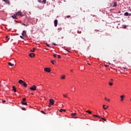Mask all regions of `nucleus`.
<instances>
[{
  "instance_id": "28",
  "label": "nucleus",
  "mask_w": 131,
  "mask_h": 131,
  "mask_svg": "<svg viewBox=\"0 0 131 131\" xmlns=\"http://www.w3.org/2000/svg\"><path fill=\"white\" fill-rule=\"evenodd\" d=\"M101 119H102V120H104V121H106V119L104 118H101Z\"/></svg>"
},
{
  "instance_id": "41",
  "label": "nucleus",
  "mask_w": 131,
  "mask_h": 131,
  "mask_svg": "<svg viewBox=\"0 0 131 131\" xmlns=\"http://www.w3.org/2000/svg\"><path fill=\"white\" fill-rule=\"evenodd\" d=\"M22 110L25 111V110H25V107H23V108H22Z\"/></svg>"
},
{
  "instance_id": "53",
  "label": "nucleus",
  "mask_w": 131,
  "mask_h": 131,
  "mask_svg": "<svg viewBox=\"0 0 131 131\" xmlns=\"http://www.w3.org/2000/svg\"><path fill=\"white\" fill-rule=\"evenodd\" d=\"M74 91H75V88H74Z\"/></svg>"
},
{
  "instance_id": "39",
  "label": "nucleus",
  "mask_w": 131,
  "mask_h": 131,
  "mask_svg": "<svg viewBox=\"0 0 131 131\" xmlns=\"http://www.w3.org/2000/svg\"><path fill=\"white\" fill-rule=\"evenodd\" d=\"M63 97H64V98H68L67 96H66V95H63Z\"/></svg>"
},
{
  "instance_id": "4",
  "label": "nucleus",
  "mask_w": 131,
  "mask_h": 131,
  "mask_svg": "<svg viewBox=\"0 0 131 131\" xmlns=\"http://www.w3.org/2000/svg\"><path fill=\"white\" fill-rule=\"evenodd\" d=\"M55 100L54 99H50L49 103L50 105H54Z\"/></svg>"
},
{
  "instance_id": "6",
  "label": "nucleus",
  "mask_w": 131,
  "mask_h": 131,
  "mask_svg": "<svg viewBox=\"0 0 131 131\" xmlns=\"http://www.w3.org/2000/svg\"><path fill=\"white\" fill-rule=\"evenodd\" d=\"M29 56H30V58H33V57H35V54L34 53H30L29 54Z\"/></svg>"
},
{
  "instance_id": "9",
  "label": "nucleus",
  "mask_w": 131,
  "mask_h": 131,
  "mask_svg": "<svg viewBox=\"0 0 131 131\" xmlns=\"http://www.w3.org/2000/svg\"><path fill=\"white\" fill-rule=\"evenodd\" d=\"M12 89H13V91H14L15 93L17 92V91L16 90V87L15 86H13Z\"/></svg>"
},
{
  "instance_id": "40",
  "label": "nucleus",
  "mask_w": 131,
  "mask_h": 131,
  "mask_svg": "<svg viewBox=\"0 0 131 131\" xmlns=\"http://www.w3.org/2000/svg\"><path fill=\"white\" fill-rule=\"evenodd\" d=\"M53 45L54 46H57V44H56L55 43H53Z\"/></svg>"
},
{
  "instance_id": "51",
  "label": "nucleus",
  "mask_w": 131,
  "mask_h": 131,
  "mask_svg": "<svg viewBox=\"0 0 131 131\" xmlns=\"http://www.w3.org/2000/svg\"><path fill=\"white\" fill-rule=\"evenodd\" d=\"M125 27H126V26H125V27H124V28H125Z\"/></svg>"
},
{
  "instance_id": "21",
  "label": "nucleus",
  "mask_w": 131,
  "mask_h": 131,
  "mask_svg": "<svg viewBox=\"0 0 131 131\" xmlns=\"http://www.w3.org/2000/svg\"><path fill=\"white\" fill-rule=\"evenodd\" d=\"M76 115H77L76 113H73L72 114V117H74Z\"/></svg>"
},
{
  "instance_id": "49",
  "label": "nucleus",
  "mask_w": 131,
  "mask_h": 131,
  "mask_svg": "<svg viewBox=\"0 0 131 131\" xmlns=\"http://www.w3.org/2000/svg\"><path fill=\"white\" fill-rule=\"evenodd\" d=\"M107 65H106V66H105V67H107Z\"/></svg>"
},
{
  "instance_id": "16",
  "label": "nucleus",
  "mask_w": 131,
  "mask_h": 131,
  "mask_svg": "<svg viewBox=\"0 0 131 131\" xmlns=\"http://www.w3.org/2000/svg\"><path fill=\"white\" fill-rule=\"evenodd\" d=\"M21 103L22 104V105H26V106H27V102H21Z\"/></svg>"
},
{
  "instance_id": "13",
  "label": "nucleus",
  "mask_w": 131,
  "mask_h": 131,
  "mask_svg": "<svg viewBox=\"0 0 131 131\" xmlns=\"http://www.w3.org/2000/svg\"><path fill=\"white\" fill-rule=\"evenodd\" d=\"M12 18H13V19H17V16H16V15L14 14L13 15H12Z\"/></svg>"
},
{
  "instance_id": "1",
  "label": "nucleus",
  "mask_w": 131,
  "mask_h": 131,
  "mask_svg": "<svg viewBox=\"0 0 131 131\" xmlns=\"http://www.w3.org/2000/svg\"><path fill=\"white\" fill-rule=\"evenodd\" d=\"M18 82L21 84L22 85H23V86H24L25 88H26L27 86V84H26V83L25 82H24L23 80H19L18 81Z\"/></svg>"
},
{
  "instance_id": "58",
  "label": "nucleus",
  "mask_w": 131,
  "mask_h": 131,
  "mask_svg": "<svg viewBox=\"0 0 131 131\" xmlns=\"http://www.w3.org/2000/svg\"><path fill=\"white\" fill-rule=\"evenodd\" d=\"M130 101H131V99H130Z\"/></svg>"
},
{
  "instance_id": "33",
  "label": "nucleus",
  "mask_w": 131,
  "mask_h": 131,
  "mask_svg": "<svg viewBox=\"0 0 131 131\" xmlns=\"http://www.w3.org/2000/svg\"><path fill=\"white\" fill-rule=\"evenodd\" d=\"M46 45L47 47H50V45L48 43H46Z\"/></svg>"
},
{
  "instance_id": "50",
  "label": "nucleus",
  "mask_w": 131,
  "mask_h": 131,
  "mask_svg": "<svg viewBox=\"0 0 131 131\" xmlns=\"http://www.w3.org/2000/svg\"><path fill=\"white\" fill-rule=\"evenodd\" d=\"M74 118H77V117H74Z\"/></svg>"
},
{
  "instance_id": "38",
  "label": "nucleus",
  "mask_w": 131,
  "mask_h": 131,
  "mask_svg": "<svg viewBox=\"0 0 131 131\" xmlns=\"http://www.w3.org/2000/svg\"><path fill=\"white\" fill-rule=\"evenodd\" d=\"M20 38H22V39H24V38H23V36H20Z\"/></svg>"
},
{
  "instance_id": "42",
  "label": "nucleus",
  "mask_w": 131,
  "mask_h": 131,
  "mask_svg": "<svg viewBox=\"0 0 131 131\" xmlns=\"http://www.w3.org/2000/svg\"><path fill=\"white\" fill-rule=\"evenodd\" d=\"M51 105H52V104H50L49 103V104L48 105V107H51Z\"/></svg>"
},
{
  "instance_id": "43",
  "label": "nucleus",
  "mask_w": 131,
  "mask_h": 131,
  "mask_svg": "<svg viewBox=\"0 0 131 131\" xmlns=\"http://www.w3.org/2000/svg\"><path fill=\"white\" fill-rule=\"evenodd\" d=\"M5 3H9V1H5Z\"/></svg>"
},
{
  "instance_id": "10",
  "label": "nucleus",
  "mask_w": 131,
  "mask_h": 131,
  "mask_svg": "<svg viewBox=\"0 0 131 131\" xmlns=\"http://www.w3.org/2000/svg\"><path fill=\"white\" fill-rule=\"evenodd\" d=\"M106 107V105H105V104H103V109L104 110H106L107 108H108V106H106V107Z\"/></svg>"
},
{
  "instance_id": "5",
  "label": "nucleus",
  "mask_w": 131,
  "mask_h": 131,
  "mask_svg": "<svg viewBox=\"0 0 131 131\" xmlns=\"http://www.w3.org/2000/svg\"><path fill=\"white\" fill-rule=\"evenodd\" d=\"M45 71H46V72L50 73L51 72V69H50L49 68H46L45 69Z\"/></svg>"
},
{
  "instance_id": "19",
  "label": "nucleus",
  "mask_w": 131,
  "mask_h": 131,
  "mask_svg": "<svg viewBox=\"0 0 131 131\" xmlns=\"http://www.w3.org/2000/svg\"><path fill=\"white\" fill-rule=\"evenodd\" d=\"M6 39L7 41H8V40H9V39H10V38H9V36H6Z\"/></svg>"
},
{
  "instance_id": "22",
  "label": "nucleus",
  "mask_w": 131,
  "mask_h": 131,
  "mask_svg": "<svg viewBox=\"0 0 131 131\" xmlns=\"http://www.w3.org/2000/svg\"><path fill=\"white\" fill-rule=\"evenodd\" d=\"M35 51V48H33V50H31V52H33V53H34V52Z\"/></svg>"
},
{
  "instance_id": "24",
  "label": "nucleus",
  "mask_w": 131,
  "mask_h": 131,
  "mask_svg": "<svg viewBox=\"0 0 131 131\" xmlns=\"http://www.w3.org/2000/svg\"><path fill=\"white\" fill-rule=\"evenodd\" d=\"M57 30H58V31H61V30H62V28H58Z\"/></svg>"
},
{
  "instance_id": "12",
  "label": "nucleus",
  "mask_w": 131,
  "mask_h": 131,
  "mask_svg": "<svg viewBox=\"0 0 131 131\" xmlns=\"http://www.w3.org/2000/svg\"><path fill=\"white\" fill-rule=\"evenodd\" d=\"M8 64L9 66H11V67H14V64L11 63V62H9Z\"/></svg>"
},
{
  "instance_id": "52",
  "label": "nucleus",
  "mask_w": 131,
  "mask_h": 131,
  "mask_svg": "<svg viewBox=\"0 0 131 131\" xmlns=\"http://www.w3.org/2000/svg\"><path fill=\"white\" fill-rule=\"evenodd\" d=\"M31 95H33V93H32Z\"/></svg>"
},
{
  "instance_id": "11",
  "label": "nucleus",
  "mask_w": 131,
  "mask_h": 131,
  "mask_svg": "<svg viewBox=\"0 0 131 131\" xmlns=\"http://www.w3.org/2000/svg\"><path fill=\"white\" fill-rule=\"evenodd\" d=\"M113 7L114 8L115 7H117V2H114Z\"/></svg>"
},
{
  "instance_id": "25",
  "label": "nucleus",
  "mask_w": 131,
  "mask_h": 131,
  "mask_svg": "<svg viewBox=\"0 0 131 131\" xmlns=\"http://www.w3.org/2000/svg\"><path fill=\"white\" fill-rule=\"evenodd\" d=\"M61 79H65V75H63L61 76Z\"/></svg>"
},
{
  "instance_id": "29",
  "label": "nucleus",
  "mask_w": 131,
  "mask_h": 131,
  "mask_svg": "<svg viewBox=\"0 0 131 131\" xmlns=\"http://www.w3.org/2000/svg\"><path fill=\"white\" fill-rule=\"evenodd\" d=\"M23 102H25V101H26V98H23Z\"/></svg>"
},
{
  "instance_id": "48",
  "label": "nucleus",
  "mask_w": 131,
  "mask_h": 131,
  "mask_svg": "<svg viewBox=\"0 0 131 131\" xmlns=\"http://www.w3.org/2000/svg\"><path fill=\"white\" fill-rule=\"evenodd\" d=\"M123 69H126V68H123Z\"/></svg>"
},
{
  "instance_id": "35",
  "label": "nucleus",
  "mask_w": 131,
  "mask_h": 131,
  "mask_svg": "<svg viewBox=\"0 0 131 131\" xmlns=\"http://www.w3.org/2000/svg\"><path fill=\"white\" fill-rule=\"evenodd\" d=\"M2 103H3V104H5V103H6V100H3V101H2Z\"/></svg>"
},
{
  "instance_id": "44",
  "label": "nucleus",
  "mask_w": 131,
  "mask_h": 131,
  "mask_svg": "<svg viewBox=\"0 0 131 131\" xmlns=\"http://www.w3.org/2000/svg\"><path fill=\"white\" fill-rule=\"evenodd\" d=\"M63 112H66V110H63Z\"/></svg>"
},
{
  "instance_id": "8",
  "label": "nucleus",
  "mask_w": 131,
  "mask_h": 131,
  "mask_svg": "<svg viewBox=\"0 0 131 131\" xmlns=\"http://www.w3.org/2000/svg\"><path fill=\"white\" fill-rule=\"evenodd\" d=\"M21 34H22L23 36H25V35H26V31H23Z\"/></svg>"
},
{
  "instance_id": "57",
  "label": "nucleus",
  "mask_w": 131,
  "mask_h": 131,
  "mask_svg": "<svg viewBox=\"0 0 131 131\" xmlns=\"http://www.w3.org/2000/svg\"><path fill=\"white\" fill-rule=\"evenodd\" d=\"M43 1H46V0H43Z\"/></svg>"
},
{
  "instance_id": "56",
  "label": "nucleus",
  "mask_w": 131,
  "mask_h": 131,
  "mask_svg": "<svg viewBox=\"0 0 131 131\" xmlns=\"http://www.w3.org/2000/svg\"><path fill=\"white\" fill-rule=\"evenodd\" d=\"M130 16V13L129 14Z\"/></svg>"
},
{
  "instance_id": "34",
  "label": "nucleus",
  "mask_w": 131,
  "mask_h": 131,
  "mask_svg": "<svg viewBox=\"0 0 131 131\" xmlns=\"http://www.w3.org/2000/svg\"><path fill=\"white\" fill-rule=\"evenodd\" d=\"M58 59H61V56L60 55H57Z\"/></svg>"
},
{
  "instance_id": "27",
  "label": "nucleus",
  "mask_w": 131,
  "mask_h": 131,
  "mask_svg": "<svg viewBox=\"0 0 131 131\" xmlns=\"http://www.w3.org/2000/svg\"><path fill=\"white\" fill-rule=\"evenodd\" d=\"M108 83H109V85H111V86L113 85V83H111V82H109Z\"/></svg>"
},
{
  "instance_id": "18",
  "label": "nucleus",
  "mask_w": 131,
  "mask_h": 131,
  "mask_svg": "<svg viewBox=\"0 0 131 131\" xmlns=\"http://www.w3.org/2000/svg\"><path fill=\"white\" fill-rule=\"evenodd\" d=\"M93 116L94 117H98V118H101V117H100V116H98L97 115H94Z\"/></svg>"
},
{
  "instance_id": "20",
  "label": "nucleus",
  "mask_w": 131,
  "mask_h": 131,
  "mask_svg": "<svg viewBox=\"0 0 131 131\" xmlns=\"http://www.w3.org/2000/svg\"><path fill=\"white\" fill-rule=\"evenodd\" d=\"M104 99L106 101H107V102H110V99H107V97H105Z\"/></svg>"
},
{
  "instance_id": "32",
  "label": "nucleus",
  "mask_w": 131,
  "mask_h": 131,
  "mask_svg": "<svg viewBox=\"0 0 131 131\" xmlns=\"http://www.w3.org/2000/svg\"><path fill=\"white\" fill-rule=\"evenodd\" d=\"M59 112H61V113H62V112H63V109H60V110H59Z\"/></svg>"
},
{
  "instance_id": "14",
  "label": "nucleus",
  "mask_w": 131,
  "mask_h": 131,
  "mask_svg": "<svg viewBox=\"0 0 131 131\" xmlns=\"http://www.w3.org/2000/svg\"><path fill=\"white\" fill-rule=\"evenodd\" d=\"M120 98H121V101H123V98H124V95H121V96H120Z\"/></svg>"
},
{
  "instance_id": "17",
  "label": "nucleus",
  "mask_w": 131,
  "mask_h": 131,
  "mask_svg": "<svg viewBox=\"0 0 131 131\" xmlns=\"http://www.w3.org/2000/svg\"><path fill=\"white\" fill-rule=\"evenodd\" d=\"M39 3H43V4H46L47 3V1H39Z\"/></svg>"
},
{
  "instance_id": "36",
  "label": "nucleus",
  "mask_w": 131,
  "mask_h": 131,
  "mask_svg": "<svg viewBox=\"0 0 131 131\" xmlns=\"http://www.w3.org/2000/svg\"><path fill=\"white\" fill-rule=\"evenodd\" d=\"M53 57H54V58H56V57H57V55L54 54V55H53Z\"/></svg>"
},
{
  "instance_id": "2",
  "label": "nucleus",
  "mask_w": 131,
  "mask_h": 131,
  "mask_svg": "<svg viewBox=\"0 0 131 131\" xmlns=\"http://www.w3.org/2000/svg\"><path fill=\"white\" fill-rule=\"evenodd\" d=\"M16 15L17 16H21V17H23V13H22V12L21 11H18L16 13Z\"/></svg>"
},
{
  "instance_id": "46",
  "label": "nucleus",
  "mask_w": 131,
  "mask_h": 131,
  "mask_svg": "<svg viewBox=\"0 0 131 131\" xmlns=\"http://www.w3.org/2000/svg\"><path fill=\"white\" fill-rule=\"evenodd\" d=\"M66 51H67V52H70V51L67 50V49H66Z\"/></svg>"
},
{
  "instance_id": "55",
  "label": "nucleus",
  "mask_w": 131,
  "mask_h": 131,
  "mask_svg": "<svg viewBox=\"0 0 131 131\" xmlns=\"http://www.w3.org/2000/svg\"><path fill=\"white\" fill-rule=\"evenodd\" d=\"M89 65H90V63H88Z\"/></svg>"
},
{
  "instance_id": "31",
  "label": "nucleus",
  "mask_w": 131,
  "mask_h": 131,
  "mask_svg": "<svg viewBox=\"0 0 131 131\" xmlns=\"http://www.w3.org/2000/svg\"><path fill=\"white\" fill-rule=\"evenodd\" d=\"M54 60H52V61H51V63H52V64H53V65H54V64H55V62H54Z\"/></svg>"
},
{
  "instance_id": "47",
  "label": "nucleus",
  "mask_w": 131,
  "mask_h": 131,
  "mask_svg": "<svg viewBox=\"0 0 131 131\" xmlns=\"http://www.w3.org/2000/svg\"><path fill=\"white\" fill-rule=\"evenodd\" d=\"M111 80L112 81H113V79H111Z\"/></svg>"
},
{
  "instance_id": "45",
  "label": "nucleus",
  "mask_w": 131,
  "mask_h": 131,
  "mask_svg": "<svg viewBox=\"0 0 131 131\" xmlns=\"http://www.w3.org/2000/svg\"><path fill=\"white\" fill-rule=\"evenodd\" d=\"M71 72H73V70H71Z\"/></svg>"
},
{
  "instance_id": "26",
  "label": "nucleus",
  "mask_w": 131,
  "mask_h": 131,
  "mask_svg": "<svg viewBox=\"0 0 131 131\" xmlns=\"http://www.w3.org/2000/svg\"><path fill=\"white\" fill-rule=\"evenodd\" d=\"M41 113H42L43 114H46V113L43 111H40Z\"/></svg>"
},
{
  "instance_id": "30",
  "label": "nucleus",
  "mask_w": 131,
  "mask_h": 131,
  "mask_svg": "<svg viewBox=\"0 0 131 131\" xmlns=\"http://www.w3.org/2000/svg\"><path fill=\"white\" fill-rule=\"evenodd\" d=\"M21 25H24V26H27V25L24 23L21 24Z\"/></svg>"
},
{
  "instance_id": "37",
  "label": "nucleus",
  "mask_w": 131,
  "mask_h": 131,
  "mask_svg": "<svg viewBox=\"0 0 131 131\" xmlns=\"http://www.w3.org/2000/svg\"><path fill=\"white\" fill-rule=\"evenodd\" d=\"M70 17H71L70 15H67V18H70Z\"/></svg>"
},
{
  "instance_id": "23",
  "label": "nucleus",
  "mask_w": 131,
  "mask_h": 131,
  "mask_svg": "<svg viewBox=\"0 0 131 131\" xmlns=\"http://www.w3.org/2000/svg\"><path fill=\"white\" fill-rule=\"evenodd\" d=\"M86 113H89L90 114H92V112H91L90 111H86Z\"/></svg>"
},
{
  "instance_id": "3",
  "label": "nucleus",
  "mask_w": 131,
  "mask_h": 131,
  "mask_svg": "<svg viewBox=\"0 0 131 131\" xmlns=\"http://www.w3.org/2000/svg\"><path fill=\"white\" fill-rule=\"evenodd\" d=\"M30 90H31V91H36V86L33 85L32 87L30 88Z\"/></svg>"
},
{
  "instance_id": "7",
  "label": "nucleus",
  "mask_w": 131,
  "mask_h": 131,
  "mask_svg": "<svg viewBox=\"0 0 131 131\" xmlns=\"http://www.w3.org/2000/svg\"><path fill=\"white\" fill-rule=\"evenodd\" d=\"M57 25H58V20L55 19V20H54V26H55V27H57Z\"/></svg>"
},
{
  "instance_id": "15",
  "label": "nucleus",
  "mask_w": 131,
  "mask_h": 131,
  "mask_svg": "<svg viewBox=\"0 0 131 131\" xmlns=\"http://www.w3.org/2000/svg\"><path fill=\"white\" fill-rule=\"evenodd\" d=\"M128 15H129V14L128 13V12H125V13L124 14V16H128Z\"/></svg>"
},
{
  "instance_id": "54",
  "label": "nucleus",
  "mask_w": 131,
  "mask_h": 131,
  "mask_svg": "<svg viewBox=\"0 0 131 131\" xmlns=\"http://www.w3.org/2000/svg\"><path fill=\"white\" fill-rule=\"evenodd\" d=\"M2 1H6V0H2Z\"/></svg>"
}]
</instances>
